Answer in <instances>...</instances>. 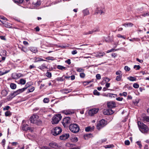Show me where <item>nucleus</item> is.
Masks as SVG:
<instances>
[{"label": "nucleus", "instance_id": "c9c22d12", "mask_svg": "<svg viewBox=\"0 0 149 149\" xmlns=\"http://www.w3.org/2000/svg\"><path fill=\"white\" fill-rule=\"evenodd\" d=\"M130 81H135L136 80V78L132 77H130L128 78Z\"/></svg>", "mask_w": 149, "mask_h": 149}, {"label": "nucleus", "instance_id": "338daca9", "mask_svg": "<svg viewBox=\"0 0 149 149\" xmlns=\"http://www.w3.org/2000/svg\"><path fill=\"white\" fill-rule=\"evenodd\" d=\"M136 60L137 61L140 63H142L143 62V61L142 60H140L139 58H136Z\"/></svg>", "mask_w": 149, "mask_h": 149}, {"label": "nucleus", "instance_id": "5fc2aeb1", "mask_svg": "<svg viewBox=\"0 0 149 149\" xmlns=\"http://www.w3.org/2000/svg\"><path fill=\"white\" fill-rule=\"evenodd\" d=\"M116 74L117 75H120L121 74H122L121 73V72L120 70H118L117 71L116 73Z\"/></svg>", "mask_w": 149, "mask_h": 149}, {"label": "nucleus", "instance_id": "a211bd4d", "mask_svg": "<svg viewBox=\"0 0 149 149\" xmlns=\"http://www.w3.org/2000/svg\"><path fill=\"white\" fill-rule=\"evenodd\" d=\"M16 95H15V94L14 92L13 93H11L7 97V99L8 101H10L14 97H15Z\"/></svg>", "mask_w": 149, "mask_h": 149}, {"label": "nucleus", "instance_id": "7c9ffc66", "mask_svg": "<svg viewBox=\"0 0 149 149\" xmlns=\"http://www.w3.org/2000/svg\"><path fill=\"white\" fill-rule=\"evenodd\" d=\"M28 125L27 124L24 125L22 126V129L23 130H28L27 128L28 127Z\"/></svg>", "mask_w": 149, "mask_h": 149}, {"label": "nucleus", "instance_id": "2f4dec72", "mask_svg": "<svg viewBox=\"0 0 149 149\" xmlns=\"http://www.w3.org/2000/svg\"><path fill=\"white\" fill-rule=\"evenodd\" d=\"M122 74L120 75H118L116 76V79L118 81H120L122 79Z\"/></svg>", "mask_w": 149, "mask_h": 149}, {"label": "nucleus", "instance_id": "a878e982", "mask_svg": "<svg viewBox=\"0 0 149 149\" xmlns=\"http://www.w3.org/2000/svg\"><path fill=\"white\" fill-rule=\"evenodd\" d=\"M57 68L58 69L61 70H66L67 69L66 68L61 65H58L57 66Z\"/></svg>", "mask_w": 149, "mask_h": 149}, {"label": "nucleus", "instance_id": "f257e3e1", "mask_svg": "<svg viewBox=\"0 0 149 149\" xmlns=\"http://www.w3.org/2000/svg\"><path fill=\"white\" fill-rule=\"evenodd\" d=\"M30 120L31 123L36 124L38 125H40L42 123V121L39 118V116L37 115H33L31 116Z\"/></svg>", "mask_w": 149, "mask_h": 149}, {"label": "nucleus", "instance_id": "9b49d317", "mask_svg": "<svg viewBox=\"0 0 149 149\" xmlns=\"http://www.w3.org/2000/svg\"><path fill=\"white\" fill-rule=\"evenodd\" d=\"M114 111L111 109L109 108L104 110L103 113L104 115H109L113 114Z\"/></svg>", "mask_w": 149, "mask_h": 149}, {"label": "nucleus", "instance_id": "9d476101", "mask_svg": "<svg viewBox=\"0 0 149 149\" xmlns=\"http://www.w3.org/2000/svg\"><path fill=\"white\" fill-rule=\"evenodd\" d=\"M62 112L65 115H69L74 113V112L73 110L68 109L63 110L62 111Z\"/></svg>", "mask_w": 149, "mask_h": 149}, {"label": "nucleus", "instance_id": "aec40b11", "mask_svg": "<svg viewBox=\"0 0 149 149\" xmlns=\"http://www.w3.org/2000/svg\"><path fill=\"white\" fill-rule=\"evenodd\" d=\"M72 90L71 89H65L62 90L61 91L63 93L67 94L72 91Z\"/></svg>", "mask_w": 149, "mask_h": 149}, {"label": "nucleus", "instance_id": "e2e57ef3", "mask_svg": "<svg viewBox=\"0 0 149 149\" xmlns=\"http://www.w3.org/2000/svg\"><path fill=\"white\" fill-rule=\"evenodd\" d=\"M144 119L146 121L149 122V117L146 116L144 117Z\"/></svg>", "mask_w": 149, "mask_h": 149}, {"label": "nucleus", "instance_id": "f3484780", "mask_svg": "<svg viewBox=\"0 0 149 149\" xmlns=\"http://www.w3.org/2000/svg\"><path fill=\"white\" fill-rule=\"evenodd\" d=\"M9 91L6 89L3 90L1 91V94L3 96H6L8 93Z\"/></svg>", "mask_w": 149, "mask_h": 149}, {"label": "nucleus", "instance_id": "7ed1b4c3", "mask_svg": "<svg viewBox=\"0 0 149 149\" xmlns=\"http://www.w3.org/2000/svg\"><path fill=\"white\" fill-rule=\"evenodd\" d=\"M70 130L72 132L76 133L79 130V128L78 125L76 124H71L69 126Z\"/></svg>", "mask_w": 149, "mask_h": 149}, {"label": "nucleus", "instance_id": "5701e85b", "mask_svg": "<svg viewBox=\"0 0 149 149\" xmlns=\"http://www.w3.org/2000/svg\"><path fill=\"white\" fill-rule=\"evenodd\" d=\"M94 129V127H91L90 126L87 127L85 128V130L86 132H88L93 131Z\"/></svg>", "mask_w": 149, "mask_h": 149}, {"label": "nucleus", "instance_id": "4c0bfd02", "mask_svg": "<svg viewBox=\"0 0 149 149\" xmlns=\"http://www.w3.org/2000/svg\"><path fill=\"white\" fill-rule=\"evenodd\" d=\"M105 41L107 42H109L110 41V37L108 36L106 38H104Z\"/></svg>", "mask_w": 149, "mask_h": 149}, {"label": "nucleus", "instance_id": "cd10ccee", "mask_svg": "<svg viewBox=\"0 0 149 149\" xmlns=\"http://www.w3.org/2000/svg\"><path fill=\"white\" fill-rule=\"evenodd\" d=\"M10 86L11 89H15L16 88V85L14 83H12L10 84Z\"/></svg>", "mask_w": 149, "mask_h": 149}, {"label": "nucleus", "instance_id": "4d7b16f0", "mask_svg": "<svg viewBox=\"0 0 149 149\" xmlns=\"http://www.w3.org/2000/svg\"><path fill=\"white\" fill-rule=\"evenodd\" d=\"M16 76L17 77H23V75L21 73H18L16 74Z\"/></svg>", "mask_w": 149, "mask_h": 149}, {"label": "nucleus", "instance_id": "c85d7f7f", "mask_svg": "<svg viewBox=\"0 0 149 149\" xmlns=\"http://www.w3.org/2000/svg\"><path fill=\"white\" fill-rule=\"evenodd\" d=\"M26 83V80L23 79H21L19 80V83L22 85H24Z\"/></svg>", "mask_w": 149, "mask_h": 149}, {"label": "nucleus", "instance_id": "ea45409f", "mask_svg": "<svg viewBox=\"0 0 149 149\" xmlns=\"http://www.w3.org/2000/svg\"><path fill=\"white\" fill-rule=\"evenodd\" d=\"M49 99L48 98H45L44 99L43 101L44 103H48L49 102Z\"/></svg>", "mask_w": 149, "mask_h": 149}, {"label": "nucleus", "instance_id": "79ce46f5", "mask_svg": "<svg viewBox=\"0 0 149 149\" xmlns=\"http://www.w3.org/2000/svg\"><path fill=\"white\" fill-rule=\"evenodd\" d=\"M34 87L33 86H32L31 88L28 89L29 91L28 92V93L33 92L34 91Z\"/></svg>", "mask_w": 149, "mask_h": 149}, {"label": "nucleus", "instance_id": "412c9836", "mask_svg": "<svg viewBox=\"0 0 149 149\" xmlns=\"http://www.w3.org/2000/svg\"><path fill=\"white\" fill-rule=\"evenodd\" d=\"M46 64H45V63H44L42 64L41 65L39 66L38 67V68L41 70H43L47 68V66H46Z\"/></svg>", "mask_w": 149, "mask_h": 149}, {"label": "nucleus", "instance_id": "bb28decb", "mask_svg": "<svg viewBox=\"0 0 149 149\" xmlns=\"http://www.w3.org/2000/svg\"><path fill=\"white\" fill-rule=\"evenodd\" d=\"M115 96H116V95L115 94H113L112 93H108L107 95V97H115Z\"/></svg>", "mask_w": 149, "mask_h": 149}, {"label": "nucleus", "instance_id": "f8f14e48", "mask_svg": "<svg viewBox=\"0 0 149 149\" xmlns=\"http://www.w3.org/2000/svg\"><path fill=\"white\" fill-rule=\"evenodd\" d=\"M99 31V30L98 29L95 28L91 31H88L87 32H84L83 33V34L87 35L90 34H91L94 32H98Z\"/></svg>", "mask_w": 149, "mask_h": 149}, {"label": "nucleus", "instance_id": "f03ea898", "mask_svg": "<svg viewBox=\"0 0 149 149\" xmlns=\"http://www.w3.org/2000/svg\"><path fill=\"white\" fill-rule=\"evenodd\" d=\"M138 126L141 132L143 133H146L148 130V128L146 125L140 121L138 122Z\"/></svg>", "mask_w": 149, "mask_h": 149}, {"label": "nucleus", "instance_id": "4468645a", "mask_svg": "<svg viewBox=\"0 0 149 149\" xmlns=\"http://www.w3.org/2000/svg\"><path fill=\"white\" fill-rule=\"evenodd\" d=\"M69 136L68 134H64L60 136V139L61 140H65L68 138Z\"/></svg>", "mask_w": 149, "mask_h": 149}, {"label": "nucleus", "instance_id": "052dcab7", "mask_svg": "<svg viewBox=\"0 0 149 149\" xmlns=\"http://www.w3.org/2000/svg\"><path fill=\"white\" fill-rule=\"evenodd\" d=\"M10 108V107L9 106H6L3 109V110H8L9 108Z\"/></svg>", "mask_w": 149, "mask_h": 149}, {"label": "nucleus", "instance_id": "603ef678", "mask_svg": "<svg viewBox=\"0 0 149 149\" xmlns=\"http://www.w3.org/2000/svg\"><path fill=\"white\" fill-rule=\"evenodd\" d=\"M80 76L81 78H84L85 77V74L84 73H81L80 74Z\"/></svg>", "mask_w": 149, "mask_h": 149}, {"label": "nucleus", "instance_id": "6e6d98bb", "mask_svg": "<svg viewBox=\"0 0 149 149\" xmlns=\"http://www.w3.org/2000/svg\"><path fill=\"white\" fill-rule=\"evenodd\" d=\"M96 79H101V76H100V74H97L96 75Z\"/></svg>", "mask_w": 149, "mask_h": 149}, {"label": "nucleus", "instance_id": "864d4df0", "mask_svg": "<svg viewBox=\"0 0 149 149\" xmlns=\"http://www.w3.org/2000/svg\"><path fill=\"white\" fill-rule=\"evenodd\" d=\"M130 143V142L128 140H126L125 141V144L126 145H129Z\"/></svg>", "mask_w": 149, "mask_h": 149}, {"label": "nucleus", "instance_id": "09e8293b", "mask_svg": "<svg viewBox=\"0 0 149 149\" xmlns=\"http://www.w3.org/2000/svg\"><path fill=\"white\" fill-rule=\"evenodd\" d=\"M124 69L125 71H128L130 70V69L128 66H126L124 67Z\"/></svg>", "mask_w": 149, "mask_h": 149}, {"label": "nucleus", "instance_id": "c756f323", "mask_svg": "<svg viewBox=\"0 0 149 149\" xmlns=\"http://www.w3.org/2000/svg\"><path fill=\"white\" fill-rule=\"evenodd\" d=\"M9 71V70H4V71H0V75H2L4 74H5L7 73H8Z\"/></svg>", "mask_w": 149, "mask_h": 149}, {"label": "nucleus", "instance_id": "8fccbe9b", "mask_svg": "<svg viewBox=\"0 0 149 149\" xmlns=\"http://www.w3.org/2000/svg\"><path fill=\"white\" fill-rule=\"evenodd\" d=\"M117 37L119 38H122L124 39H125V37L124 36H122L120 34H118L117 35Z\"/></svg>", "mask_w": 149, "mask_h": 149}, {"label": "nucleus", "instance_id": "de8ad7c7", "mask_svg": "<svg viewBox=\"0 0 149 149\" xmlns=\"http://www.w3.org/2000/svg\"><path fill=\"white\" fill-rule=\"evenodd\" d=\"M139 85L137 83H134L133 85V87L136 88H138L139 87Z\"/></svg>", "mask_w": 149, "mask_h": 149}, {"label": "nucleus", "instance_id": "a19ab883", "mask_svg": "<svg viewBox=\"0 0 149 149\" xmlns=\"http://www.w3.org/2000/svg\"><path fill=\"white\" fill-rule=\"evenodd\" d=\"M76 70L79 72H82L84 71V70L82 68H76Z\"/></svg>", "mask_w": 149, "mask_h": 149}, {"label": "nucleus", "instance_id": "72a5a7b5", "mask_svg": "<svg viewBox=\"0 0 149 149\" xmlns=\"http://www.w3.org/2000/svg\"><path fill=\"white\" fill-rule=\"evenodd\" d=\"M64 76H63L61 77H58L56 79V80L58 81H63L64 80Z\"/></svg>", "mask_w": 149, "mask_h": 149}, {"label": "nucleus", "instance_id": "f704fd0d", "mask_svg": "<svg viewBox=\"0 0 149 149\" xmlns=\"http://www.w3.org/2000/svg\"><path fill=\"white\" fill-rule=\"evenodd\" d=\"M83 12L84 15H88L89 13L88 10L87 9L84 10Z\"/></svg>", "mask_w": 149, "mask_h": 149}, {"label": "nucleus", "instance_id": "ddd939ff", "mask_svg": "<svg viewBox=\"0 0 149 149\" xmlns=\"http://www.w3.org/2000/svg\"><path fill=\"white\" fill-rule=\"evenodd\" d=\"M107 104L108 107L110 109L114 108L116 106L115 102L113 101H110L108 102Z\"/></svg>", "mask_w": 149, "mask_h": 149}, {"label": "nucleus", "instance_id": "0eeeda50", "mask_svg": "<svg viewBox=\"0 0 149 149\" xmlns=\"http://www.w3.org/2000/svg\"><path fill=\"white\" fill-rule=\"evenodd\" d=\"M70 123V118L69 117H66L64 118L62 122V124L65 127H67Z\"/></svg>", "mask_w": 149, "mask_h": 149}, {"label": "nucleus", "instance_id": "b1692460", "mask_svg": "<svg viewBox=\"0 0 149 149\" xmlns=\"http://www.w3.org/2000/svg\"><path fill=\"white\" fill-rule=\"evenodd\" d=\"M92 134L91 133L84 134V137L85 139H88V138L92 137Z\"/></svg>", "mask_w": 149, "mask_h": 149}, {"label": "nucleus", "instance_id": "13d9d810", "mask_svg": "<svg viewBox=\"0 0 149 149\" xmlns=\"http://www.w3.org/2000/svg\"><path fill=\"white\" fill-rule=\"evenodd\" d=\"M41 3L40 1H38L34 5L37 6H39L40 5Z\"/></svg>", "mask_w": 149, "mask_h": 149}, {"label": "nucleus", "instance_id": "393cba45", "mask_svg": "<svg viewBox=\"0 0 149 149\" xmlns=\"http://www.w3.org/2000/svg\"><path fill=\"white\" fill-rule=\"evenodd\" d=\"M124 26L127 27H132L133 25V24L131 23H126L123 25Z\"/></svg>", "mask_w": 149, "mask_h": 149}, {"label": "nucleus", "instance_id": "dca6fc26", "mask_svg": "<svg viewBox=\"0 0 149 149\" xmlns=\"http://www.w3.org/2000/svg\"><path fill=\"white\" fill-rule=\"evenodd\" d=\"M95 56L98 58H101L105 55V54L104 52H98L97 53L95 54Z\"/></svg>", "mask_w": 149, "mask_h": 149}, {"label": "nucleus", "instance_id": "1a4fd4ad", "mask_svg": "<svg viewBox=\"0 0 149 149\" xmlns=\"http://www.w3.org/2000/svg\"><path fill=\"white\" fill-rule=\"evenodd\" d=\"M99 109L98 108L92 109L88 111V114L91 116H92L94 114H96L99 111Z\"/></svg>", "mask_w": 149, "mask_h": 149}, {"label": "nucleus", "instance_id": "20e7f679", "mask_svg": "<svg viewBox=\"0 0 149 149\" xmlns=\"http://www.w3.org/2000/svg\"><path fill=\"white\" fill-rule=\"evenodd\" d=\"M107 124V122L104 119H102L98 122L97 125L96 127L98 130L104 127Z\"/></svg>", "mask_w": 149, "mask_h": 149}, {"label": "nucleus", "instance_id": "473e14b6", "mask_svg": "<svg viewBox=\"0 0 149 149\" xmlns=\"http://www.w3.org/2000/svg\"><path fill=\"white\" fill-rule=\"evenodd\" d=\"M24 0H14V2L16 3H22Z\"/></svg>", "mask_w": 149, "mask_h": 149}, {"label": "nucleus", "instance_id": "774afa93", "mask_svg": "<svg viewBox=\"0 0 149 149\" xmlns=\"http://www.w3.org/2000/svg\"><path fill=\"white\" fill-rule=\"evenodd\" d=\"M123 98L120 97H118L116 98V100L119 101H121L122 100Z\"/></svg>", "mask_w": 149, "mask_h": 149}, {"label": "nucleus", "instance_id": "58836bf2", "mask_svg": "<svg viewBox=\"0 0 149 149\" xmlns=\"http://www.w3.org/2000/svg\"><path fill=\"white\" fill-rule=\"evenodd\" d=\"M93 94L94 95H100V93L99 92L96 90H94L93 91Z\"/></svg>", "mask_w": 149, "mask_h": 149}, {"label": "nucleus", "instance_id": "680f3d73", "mask_svg": "<svg viewBox=\"0 0 149 149\" xmlns=\"http://www.w3.org/2000/svg\"><path fill=\"white\" fill-rule=\"evenodd\" d=\"M77 51L76 50H73L72 51V54L73 55H74L77 54Z\"/></svg>", "mask_w": 149, "mask_h": 149}, {"label": "nucleus", "instance_id": "a18cd8bd", "mask_svg": "<svg viewBox=\"0 0 149 149\" xmlns=\"http://www.w3.org/2000/svg\"><path fill=\"white\" fill-rule=\"evenodd\" d=\"M134 68L136 69V70H139L140 68V67L139 65H134Z\"/></svg>", "mask_w": 149, "mask_h": 149}, {"label": "nucleus", "instance_id": "3c124183", "mask_svg": "<svg viewBox=\"0 0 149 149\" xmlns=\"http://www.w3.org/2000/svg\"><path fill=\"white\" fill-rule=\"evenodd\" d=\"M1 53L3 54V56H6V55L7 52L5 50H3Z\"/></svg>", "mask_w": 149, "mask_h": 149}, {"label": "nucleus", "instance_id": "49530a36", "mask_svg": "<svg viewBox=\"0 0 149 149\" xmlns=\"http://www.w3.org/2000/svg\"><path fill=\"white\" fill-rule=\"evenodd\" d=\"M139 99H136L135 101L133 102L135 105H137V104L139 103Z\"/></svg>", "mask_w": 149, "mask_h": 149}, {"label": "nucleus", "instance_id": "423d86ee", "mask_svg": "<svg viewBox=\"0 0 149 149\" xmlns=\"http://www.w3.org/2000/svg\"><path fill=\"white\" fill-rule=\"evenodd\" d=\"M62 131V129L60 127H56L52 130V133L54 136H56L59 134Z\"/></svg>", "mask_w": 149, "mask_h": 149}, {"label": "nucleus", "instance_id": "37998d69", "mask_svg": "<svg viewBox=\"0 0 149 149\" xmlns=\"http://www.w3.org/2000/svg\"><path fill=\"white\" fill-rule=\"evenodd\" d=\"M46 75L49 78H50L52 77V74L51 73L49 72H47L46 73Z\"/></svg>", "mask_w": 149, "mask_h": 149}, {"label": "nucleus", "instance_id": "6ab92c4d", "mask_svg": "<svg viewBox=\"0 0 149 149\" xmlns=\"http://www.w3.org/2000/svg\"><path fill=\"white\" fill-rule=\"evenodd\" d=\"M30 50L33 53H36L38 52V49L36 47H30L29 48Z\"/></svg>", "mask_w": 149, "mask_h": 149}, {"label": "nucleus", "instance_id": "2eb2a0df", "mask_svg": "<svg viewBox=\"0 0 149 149\" xmlns=\"http://www.w3.org/2000/svg\"><path fill=\"white\" fill-rule=\"evenodd\" d=\"M104 12L102 10L101 8H97L95 11V14H100L101 15Z\"/></svg>", "mask_w": 149, "mask_h": 149}, {"label": "nucleus", "instance_id": "e433bc0d", "mask_svg": "<svg viewBox=\"0 0 149 149\" xmlns=\"http://www.w3.org/2000/svg\"><path fill=\"white\" fill-rule=\"evenodd\" d=\"M11 115V113L9 111H7L5 113V115L6 116H9Z\"/></svg>", "mask_w": 149, "mask_h": 149}, {"label": "nucleus", "instance_id": "4be33fe9", "mask_svg": "<svg viewBox=\"0 0 149 149\" xmlns=\"http://www.w3.org/2000/svg\"><path fill=\"white\" fill-rule=\"evenodd\" d=\"M50 147L54 148H56L58 147L57 144L56 143H51L49 144Z\"/></svg>", "mask_w": 149, "mask_h": 149}, {"label": "nucleus", "instance_id": "0e129e2a", "mask_svg": "<svg viewBox=\"0 0 149 149\" xmlns=\"http://www.w3.org/2000/svg\"><path fill=\"white\" fill-rule=\"evenodd\" d=\"M65 62L68 63V64L70 65L71 63L70 60L68 59L65 61Z\"/></svg>", "mask_w": 149, "mask_h": 149}, {"label": "nucleus", "instance_id": "69168bd1", "mask_svg": "<svg viewBox=\"0 0 149 149\" xmlns=\"http://www.w3.org/2000/svg\"><path fill=\"white\" fill-rule=\"evenodd\" d=\"M46 59H48L49 60H54V57H47L46 58Z\"/></svg>", "mask_w": 149, "mask_h": 149}, {"label": "nucleus", "instance_id": "39448f33", "mask_svg": "<svg viewBox=\"0 0 149 149\" xmlns=\"http://www.w3.org/2000/svg\"><path fill=\"white\" fill-rule=\"evenodd\" d=\"M61 118L62 116L60 114H58L54 116L52 119V123L53 124L58 123L61 119Z\"/></svg>", "mask_w": 149, "mask_h": 149}, {"label": "nucleus", "instance_id": "6e6552de", "mask_svg": "<svg viewBox=\"0 0 149 149\" xmlns=\"http://www.w3.org/2000/svg\"><path fill=\"white\" fill-rule=\"evenodd\" d=\"M27 83H26L25 86V87H24L22 88L19 89L16 91H15L14 93H15V95H17L20 94L22 92H24L27 88L29 87V86H27Z\"/></svg>", "mask_w": 149, "mask_h": 149}, {"label": "nucleus", "instance_id": "bf43d9fd", "mask_svg": "<svg viewBox=\"0 0 149 149\" xmlns=\"http://www.w3.org/2000/svg\"><path fill=\"white\" fill-rule=\"evenodd\" d=\"M5 142H6V140H5V139H3L2 141V145L3 147H4V146L5 144Z\"/></svg>", "mask_w": 149, "mask_h": 149}, {"label": "nucleus", "instance_id": "c03bdc74", "mask_svg": "<svg viewBox=\"0 0 149 149\" xmlns=\"http://www.w3.org/2000/svg\"><path fill=\"white\" fill-rule=\"evenodd\" d=\"M113 146V145H106L104 146V147L105 148H112Z\"/></svg>", "mask_w": 149, "mask_h": 149}]
</instances>
